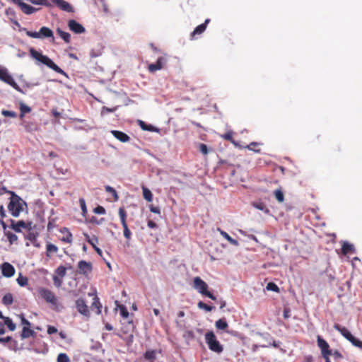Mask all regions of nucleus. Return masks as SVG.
I'll use <instances>...</instances> for the list:
<instances>
[{
  "label": "nucleus",
  "mask_w": 362,
  "mask_h": 362,
  "mask_svg": "<svg viewBox=\"0 0 362 362\" xmlns=\"http://www.w3.org/2000/svg\"><path fill=\"white\" fill-rule=\"evenodd\" d=\"M332 354L335 358H342V355L339 351H334V353Z\"/></svg>",
  "instance_id": "nucleus-64"
},
{
  "label": "nucleus",
  "mask_w": 362,
  "mask_h": 362,
  "mask_svg": "<svg viewBox=\"0 0 362 362\" xmlns=\"http://www.w3.org/2000/svg\"><path fill=\"white\" fill-rule=\"evenodd\" d=\"M218 230L220 232V234L223 238L227 240L231 245L238 246L239 245L238 240L232 238L226 231L218 228Z\"/></svg>",
  "instance_id": "nucleus-24"
},
{
  "label": "nucleus",
  "mask_w": 362,
  "mask_h": 362,
  "mask_svg": "<svg viewBox=\"0 0 362 362\" xmlns=\"http://www.w3.org/2000/svg\"><path fill=\"white\" fill-rule=\"evenodd\" d=\"M76 307L77 310L85 316H89L90 312L88 307L86 304L85 300L83 298H78L76 301Z\"/></svg>",
  "instance_id": "nucleus-15"
},
{
  "label": "nucleus",
  "mask_w": 362,
  "mask_h": 362,
  "mask_svg": "<svg viewBox=\"0 0 362 362\" xmlns=\"http://www.w3.org/2000/svg\"><path fill=\"white\" fill-rule=\"evenodd\" d=\"M1 114L5 116V117H13V118H15L17 117V114L16 112L14 111H10V110H3L1 111Z\"/></svg>",
  "instance_id": "nucleus-48"
},
{
  "label": "nucleus",
  "mask_w": 362,
  "mask_h": 362,
  "mask_svg": "<svg viewBox=\"0 0 362 362\" xmlns=\"http://www.w3.org/2000/svg\"><path fill=\"white\" fill-rule=\"evenodd\" d=\"M13 302V295L10 293H6L2 298V303L6 306L11 305Z\"/></svg>",
  "instance_id": "nucleus-31"
},
{
  "label": "nucleus",
  "mask_w": 362,
  "mask_h": 362,
  "mask_svg": "<svg viewBox=\"0 0 362 362\" xmlns=\"http://www.w3.org/2000/svg\"><path fill=\"white\" fill-rule=\"evenodd\" d=\"M112 134L121 142H127L130 140V137L125 133L118 131V130H112L111 131Z\"/></svg>",
  "instance_id": "nucleus-19"
},
{
  "label": "nucleus",
  "mask_w": 362,
  "mask_h": 362,
  "mask_svg": "<svg viewBox=\"0 0 362 362\" xmlns=\"http://www.w3.org/2000/svg\"><path fill=\"white\" fill-rule=\"evenodd\" d=\"M199 150L204 155H206L209 152L207 146L204 144H199Z\"/></svg>",
  "instance_id": "nucleus-53"
},
{
  "label": "nucleus",
  "mask_w": 362,
  "mask_h": 362,
  "mask_svg": "<svg viewBox=\"0 0 362 362\" xmlns=\"http://www.w3.org/2000/svg\"><path fill=\"white\" fill-rule=\"evenodd\" d=\"M4 235L7 237V239L9 241L11 245L16 243L18 240L17 235H15L14 233L9 232V231H5Z\"/></svg>",
  "instance_id": "nucleus-38"
},
{
  "label": "nucleus",
  "mask_w": 362,
  "mask_h": 362,
  "mask_svg": "<svg viewBox=\"0 0 362 362\" xmlns=\"http://www.w3.org/2000/svg\"><path fill=\"white\" fill-rule=\"evenodd\" d=\"M253 206L259 210L267 213L269 212V209H267V206L262 202L253 203Z\"/></svg>",
  "instance_id": "nucleus-43"
},
{
  "label": "nucleus",
  "mask_w": 362,
  "mask_h": 362,
  "mask_svg": "<svg viewBox=\"0 0 362 362\" xmlns=\"http://www.w3.org/2000/svg\"><path fill=\"white\" fill-rule=\"evenodd\" d=\"M24 128L28 132H33L37 129V125L32 122H24Z\"/></svg>",
  "instance_id": "nucleus-30"
},
{
  "label": "nucleus",
  "mask_w": 362,
  "mask_h": 362,
  "mask_svg": "<svg viewBox=\"0 0 362 362\" xmlns=\"http://www.w3.org/2000/svg\"><path fill=\"white\" fill-rule=\"evenodd\" d=\"M60 232L64 234V236L61 238V240L64 243H71L73 240L71 233L66 228H62Z\"/></svg>",
  "instance_id": "nucleus-20"
},
{
  "label": "nucleus",
  "mask_w": 362,
  "mask_h": 362,
  "mask_svg": "<svg viewBox=\"0 0 362 362\" xmlns=\"http://www.w3.org/2000/svg\"><path fill=\"white\" fill-rule=\"evenodd\" d=\"M233 132L232 131H230V132H226V134L221 135V136L226 140V141H230L234 146H237V147H239V148H241L240 146H239L237 142H235V141L233 139Z\"/></svg>",
  "instance_id": "nucleus-26"
},
{
  "label": "nucleus",
  "mask_w": 362,
  "mask_h": 362,
  "mask_svg": "<svg viewBox=\"0 0 362 362\" xmlns=\"http://www.w3.org/2000/svg\"><path fill=\"white\" fill-rule=\"evenodd\" d=\"M259 146V143L257 142H251L250 144L247 145L245 148H248L249 150L253 151L256 153H259L260 149H255V148Z\"/></svg>",
  "instance_id": "nucleus-49"
},
{
  "label": "nucleus",
  "mask_w": 362,
  "mask_h": 362,
  "mask_svg": "<svg viewBox=\"0 0 362 362\" xmlns=\"http://www.w3.org/2000/svg\"><path fill=\"white\" fill-rule=\"evenodd\" d=\"M116 109H117L116 107L109 108L107 107H103L102 108L101 113L103 115V114L107 113V112H112L115 111Z\"/></svg>",
  "instance_id": "nucleus-58"
},
{
  "label": "nucleus",
  "mask_w": 362,
  "mask_h": 362,
  "mask_svg": "<svg viewBox=\"0 0 362 362\" xmlns=\"http://www.w3.org/2000/svg\"><path fill=\"white\" fill-rule=\"evenodd\" d=\"M66 267L63 265H59L55 270L54 274L52 276L54 285L57 288L62 286L63 284V278L66 276Z\"/></svg>",
  "instance_id": "nucleus-7"
},
{
  "label": "nucleus",
  "mask_w": 362,
  "mask_h": 362,
  "mask_svg": "<svg viewBox=\"0 0 362 362\" xmlns=\"http://www.w3.org/2000/svg\"><path fill=\"white\" fill-rule=\"evenodd\" d=\"M4 325L7 326V327L8 328V329L10 331H14L16 329V324L13 323V322L12 321V320L8 317H4Z\"/></svg>",
  "instance_id": "nucleus-32"
},
{
  "label": "nucleus",
  "mask_w": 362,
  "mask_h": 362,
  "mask_svg": "<svg viewBox=\"0 0 362 362\" xmlns=\"http://www.w3.org/2000/svg\"><path fill=\"white\" fill-rule=\"evenodd\" d=\"M93 270V266L90 262L81 260L78 263V272L79 274L84 276H88L91 273Z\"/></svg>",
  "instance_id": "nucleus-10"
},
{
  "label": "nucleus",
  "mask_w": 362,
  "mask_h": 362,
  "mask_svg": "<svg viewBox=\"0 0 362 362\" xmlns=\"http://www.w3.org/2000/svg\"><path fill=\"white\" fill-rule=\"evenodd\" d=\"M0 80L4 81V83L10 85L12 88H13L16 90L19 93H24L20 86L16 83L14 81L12 76L8 73V70L4 68L0 67Z\"/></svg>",
  "instance_id": "nucleus-6"
},
{
  "label": "nucleus",
  "mask_w": 362,
  "mask_h": 362,
  "mask_svg": "<svg viewBox=\"0 0 362 362\" xmlns=\"http://www.w3.org/2000/svg\"><path fill=\"white\" fill-rule=\"evenodd\" d=\"M334 328L338 332H339L348 341H350L351 339H353L354 336L351 334V332L348 330L347 328L341 327L339 324H334Z\"/></svg>",
  "instance_id": "nucleus-18"
},
{
  "label": "nucleus",
  "mask_w": 362,
  "mask_h": 362,
  "mask_svg": "<svg viewBox=\"0 0 362 362\" xmlns=\"http://www.w3.org/2000/svg\"><path fill=\"white\" fill-rule=\"evenodd\" d=\"M118 214H119V218H120V221H121L122 226H127V211L124 209V207H120L119 209Z\"/></svg>",
  "instance_id": "nucleus-25"
},
{
  "label": "nucleus",
  "mask_w": 362,
  "mask_h": 362,
  "mask_svg": "<svg viewBox=\"0 0 362 362\" xmlns=\"http://www.w3.org/2000/svg\"><path fill=\"white\" fill-rule=\"evenodd\" d=\"M35 334V332L32 330L30 327H23L22 333H21V337L23 339L29 338L30 337L33 336Z\"/></svg>",
  "instance_id": "nucleus-29"
},
{
  "label": "nucleus",
  "mask_w": 362,
  "mask_h": 362,
  "mask_svg": "<svg viewBox=\"0 0 362 362\" xmlns=\"http://www.w3.org/2000/svg\"><path fill=\"white\" fill-rule=\"evenodd\" d=\"M274 196L279 202H283L284 201V195L281 189H279L275 190Z\"/></svg>",
  "instance_id": "nucleus-41"
},
{
  "label": "nucleus",
  "mask_w": 362,
  "mask_h": 362,
  "mask_svg": "<svg viewBox=\"0 0 362 362\" xmlns=\"http://www.w3.org/2000/svg\"><path fill=\"white\" fill-rule=\"evenodd\" d=\"M197 306L199 308L203 309L207 312H210L214 309L213 306L209 305L202 301H199L197 304Z\"/></svg>",
  "instance_id": "nucleus-42"
},
{
  "label": "nucleus",
  "mask_w": 362,
  "mask_h": 362,
  "mask_svg": "<svg viewBox=\"0 0 362 362\" xmlns=\"http://www.w3.org/2000/svg\"><path fill=\"white\" fill-rule=\"evenodd\" d=\"M122 227H123V230H124L123 233H124V238L127 239V241L130 240L132 238V233H131L130 230L129 229L128 226H124Z\"/></svg>",
  "instance_id": "nucleus-46"
},
{
  "label": "nucleus",
  "mask_w": 362,
  "mask_h": 362,
  "mask_svg": "<svg viewBox=\"0 0 362 362\" xmlns=\"http://www.w3.org/2000/svg\"><path fill=\"white\" fill-rule=\"evenodd\" d=\"M144 358L146 360L153 361L156 358V354L154 350L146 351L144 354Z\"/></svg>",
  "instance_id": "nucleus-37"
},
{
  "label": "nucleus",
  "mask_w": 362,
  "mask_h": 362,
  "mask_svg": "<svg viewBox=\"0 0 362 362\" xmlns=\"http://www.w3.org/2000/svg\"><path fill=\"white\" fill-rule=\"evenodd\" d=\"M39 293L42 298H44L47 303H50L52 304H57V299L56 296L53 292L49 291L47 288H40Z\"/></svg>",
  "instance_id": "nucleus-9"
},
{
  "label": "nucleus",
  "mask_w": 362,
  "mask_h": 362,
  "mask_svg": "<svg viewBox=\"0 0 362 362\" xmlns=\"http://www.w3.org/2000/svg\"><path fill=\"white\" fill-rule=\"evenodd\" d=\"M11 226L10 227L16 233L21 232V228H29L30 227V223H27L23 221H18L16 222L14 220L11 219Z\"/></svg>",
  "instance_id": "nucleus-13"
},
{
  "label": "nucleus",
  "mask_w": 362,
  "mask_h": 362,
  "mask_svg": "<svg viewBox=\"0 0 362 362\" xmlns=\"http://www.w3.org/2000/svg\"><path fill=\"white\" fill-rule=\"evenodd\" d=\"M317 342L323 358H329V356L332 355V351L329 349V344L320 335L317 337Z\"/></svg>",
  "instance_id": "nucleus-8"
},
{
  "label": "nucleus",
  "mask_w": 362,
  "mask_h": 362,
  "mask_svg": "<svg viewBox=\"0 0 362 362\" xmlns=\"http://www.w3.org/2000/svg\"><path fill=\"white\" fill-rule=\"evenodd\" d=\"M228 327L227 322L223 319H219L216 322V327L218 329L224 330Z\"/></svg>",
  "instance_id": "nucleus-36"
},
{
  "label": "nucleus",
  "mask_w": 362,
  "mask_h": 362,
  "mask_svg": "<svg viewBox=\"0 0 362 362\" xmlns=\"http://www.w3.org/2000/svg\"><path fill=\"white\" fill-rule=\"evenodd\" d=\"M0 80L4 81V83L10 85L12 88H13L16 90L19 93H24L20 86L16 83L14 81L12 76L8 73V70L4 68L0 67Z\"/></svg>",
  "instance_id": "nucleus-5"
},
{
  "label": "nucleus",
  "mask_w": 362,
  "mask_h": 362,
  "mask_svg": "<svg viewBox=\"0 0 362 362\" xmlns=\"http://www.w3.org/2000/svg\"><path fill=\"white\" fill-rule=\"evenodd\" d=\"M21 323L25 325L24 327H30L31 324L30 322L25 318L24 315L22 314L21 315Z\"/></svg>",
  "instance_id": "nucleus-57"
},
{
  "label": "nucleus",
  "mask_w": 362,
  "mask_h": 362,
  "mask_svg": "<svg viewBox=\"0 0 362 362\" xmlns=\"http://www.w3.org/2000/svg\"><path fill=\"white\" fill-rule=\"evenodd\" d=\"M57 362H70V359L66 354L61 353L58 355Z\"/></svg>",
  "instance_id": "nucleus-44"
},
{
  "label": "nucleus",
  "mask_w": 362,
  "mask_h": 362,
  "mask_svg": "<svg viewBox=\"0 0 362 362\" xmlns=\"http://www.w3.org/2000/svg\"><path fill=\"white\" fill-rule=\"evenodd\" d=\"M105 189L107 192L110 193L112 195L113 200L115 202H117L119 200L118 194H117V191L113 187H112L111 186L107 185V186H105Z\"/></svg>",
  "instance_id": "nucleus-34"
},
{
  "label": "nucleus",
  "mask_w": 362,
  "mask_h": 362,
  "mask_svg": "<svg viewBox=\"0 0 362 362\" xmlns=\"http://www.w3.org/2000/svg\"><path fill=\"white\" fill-rule=\"evenodd\" d=\"M52 2L56 4L61 10L66 12H72L73 8L71 4L64 0H51Z\"/></svg>",
  "instance_id": "nucleus-17"
},
{
  "label": "nucleus",
  "mask_w": 362,
  "mask_h": 362,
  "mask_svg": "<svg viewBox=\"0 0 362 362\" xmlns=\"http://www.w3.org/2000/svg\"><path fill=\"white\" fill-rule=\"evenodd\" d=\"M87 242L93 247L96 246V243L98 242V239L96 236L93 235L92 238H90L88 234H84Z\"/></svg>",
  "instance_id": "nucleus-40"
},
{
  "label": "nucleus",
  "mask_w": 362,
  "mask_h": 362,
  "mask_svg": "<svg viewBox=\"0 0 362 362\" xmlns=\"http://www.w3.org/2000/svg\"><path fill=\"white\" fill-rule=\"evenodd\" d=\"M341 252L344 255L352 253L354 252V247L351 244L344 243L341 247Z\"/></svg>",
  "instance_id": "nucleus-27"
},
{
  "label": "nucleus",
  "mask_w": 362,
  "mask_h": 362,
  "mask_svg": "<svg viewBox=\"0 0 362 362\" xmlns=\"http://www.w3.org/2000/svg\"><path fill=\"white\" fill-rule=\"evenodd\" d=\"M19 7L24 13L28 15L32 14L38 10L37 8H35L24 2L19 3Z\"/></svg>",
  "instance_id": "nucleus-21"
},
{
  "label": "nucleus",
  "mask_w": 362,
  "mask_h": 362,
  "mask_svg": "<svg viewBox=\"0 0 362 362\" xmlns=\"http://www.w3.org/2000/svg\"><path fill=\"white\" fill-rule=\"evenodd\" d=\"M205 341L211 351L221 354L223 351V346L219 341L217 340L216 335L212 331H209L205 334Z\"/></svg>",
  "instance_id": "nucleus-3"
},
{
  "label": "nucleus",
  "mask_w": 362,
  "mask_h": 362,
  "mask_svg": "<svg viewBox=\"0 0 362 362\" xmlns=\"http://www.w3.org/2000/svg\"><path fill=\"white\" fill-rule=\"evenodd\" d=\"M12 339V337L10 336H8L6 337L1 338L0 337V343L1 344H7L8 342L11 341Z\"/></svg>",
  "instance_id": "nucleus-60"
},
{
  "label": "nucleus",
  "mask_w": 362,
  "mask_h": 362,
  "mask_svg": "<svg viewBox=\"0 0 362 362\" xmlns=\"http://www.w3.org/2000/svg\"><path fill=\"white\" fill-rule=\"evenodd\" d=\"M20 111L22 112V113L26 114L31 111V108L29 106H28L23 103H21L20 104Z\"/></svg>",
  "instance_id": "nucleus-52"
},
{
  "label": "nucleus",
  "mask_w": 362,
  "mask_h": 362,
  "mask_svg": "<svg viewBox=\"0 0 362 362\" xmlns=\"http://www.w3.org/2000/svg\"><path fill=\"white\" fill-rule=\"evenodd\" d=\"M58 252V247L51 243H47L46 245V256L47 257H50L52 254H54V253H57Z\"/></svg>",
  "instance_id": "nucleus-23"
},
{
  "label": "nucleus",
  "mask_w": 362,
  "mask_h": 362,
  "mask_svg": "<svg viewBox=\"0 0 362 362\" xmlns=\"http://www.w3.org/2000/svg\"><path fill=\"white\" fill-rule=\"evenodd\" d=\"M16 281L20 286H25L28 284V279L20 273L18 278L16 279Z\"/></svg>",
  "instance_id": "nucleus-33"
},
{
  "label": "nucleus",
  "mask_w": 362,
  "mask_h": 362,
  "mask_svg": "<svg viewBox=\"0 0 362 362\" xmlns=\"http://www.w3.org/2000/svg\"><path fill=\"white\" fill-rule=\"evenodd\" d=\"M69 28L76 34L85 33V28L75 20H69L68 22Z\"/></svg>",
  "instance_id": "nucleus-12"
},
{
  "label": "nucleus",
  "mask_w": 362,
  "mask_h": 362,
  "mask_svg": "<svg viewBox=\"0 0 362 362\" xmlns=\"http://www.w3.org/2000/svg\"><path fill=\"white\" fill-rule=\"evenodd\" d=\"M30 55L38 61L41 64L46 65L47 67L52 69L58 74L65 75V72L59 67L54 62L49 59L47 56L43 55L41 52L37 51L34 48H30L29 50Z\"/></svg>",
  "instance_id": "nucleus-1"
},
{
  "label": "nucleus",
  "mask_w": 362,
  "mask_h": 362,
  "mask_svg": "<svg viewBox=\"0 0 362 362\" xmlns=\"http://www.w3.org/2000/svg\"><path fill=\"white\" fill-rule=\"evenodd\" d=\"M57 332V329L55 327L51 326V325H49L47 327V333L49 334H54Z\"/></svg>",
  "instance_id": "nucleus-59"
},
{
  "label": "nucleus",
  "mask_w": 362,
  "mask_h": 362,
  "mask_svg": "<svg viewBox=\"0 0 362 362\" xmlns=\"http://www.w3.org/2000/svg\"><path fill=\"white\" fill-rule=\"evenodd\" d=\"M193 284L194 288L202 296L209 297L212 300L216 299L214 294L208 291L209 286L204 281H203L200 277H195L194 279Z\"/></svg>",
  "instance_id": "nucleus-4"
},
{
  "label": "nucleus",
  "mask_w": 362,
  "mask_h": 362,
  "mask_svg": "<svg viewBox=\"0 0 362 362\" xmlns=\"http://www.w3.org/2000/svg\"><path fill=\"white\" fill-rule=\"evenodd\" d=\"M209 22L210 19L207 18L205 20L204 23H202L199 25L197 26L194 31L191 33L192 40L195 39L197 35H199L202 33H203L205 31L206 26Z\"/></svg>",
  "instance_id": "nucleus-16"
},
{
  "label": "nucleus",
  "mask_w": 362,
  "mask_h": 362,
  "mask_svg": "<svg viewBox=\"0 0 362 362\" xmlns=\"http://www.w3.org/2000/svg\"><path fill=\"white\" fill-rule=\"evenodd\" d=\"M120 314L124 318L128 317L129 312H128L127 309L124 306H122L120 308Z\"/></svg>",
  "instance_id": "nucleus-55"
},
{
  "label": "nucleus",
  "mask_w": 362,
  "mask_h": 362,
  "mask_svg": "<svg viewBox=\"0 0 362 362\" xmlns=\"http://www.w3.org/2000/svg\"><path fill=\"white\" fill-rule=\"evenodd\" d=\"M25 30L26 35L33 38H40L39 32H33L30 30H27L25 28H23Z\"/></svg>",
  "instance_id": "nucleus-51"
},
{
  "label": "nucleus",
  "mask_w": 362,
  "mask_h": 362,
  "mask_svg": "<svg viewBox=\"0 0 362 362\" xmlns=\"http://www.w3.org/2000/svg\"><path fill=\"white\" fill-rule=\"evenodd\" d=\"M167 60L164 57H160L158 58L157 62L154 64H150L148 66V70L151 73H154L156 71L160 70L164 67Z\"/></svg>",
  "instance_id": "nucleus-11"
},
{
  "label": "nucleus",
  "mask_w": 362,
  "mask_h": 362,
  "mask_svg": "<svg viewBox=\"0 0 362 362\" xmlns=\"http://www.w3.org/2000/svg\"><path fill=\"white\" fill-rule=\"evenodd\" d=\"M11 193V197L8 204V209L13 216L18 217L23 211V206L25 203L20 197L13 192Z\"/></svg>",
  "instance_id": "nucleus-2"
},
{
  "label": "nucleus",
  "mask_w": 362,
  "mask_h": 362,
  "mask_svg": "<svg viewBox=\"0 0 362 362\" xmlns=\"http://www.w3.org/2000/svg\"><path fill=\"white\" fill-rule=\"evenodd\" d=\"M57 34L60 36L61 38L64 40V41L66 43H69L71 41V35L69 33L63 31L60 28L57 30Z\"/></svg>",
  "instance_id": "nucleus-28"
},
{
  "label": "nucleus",
  "mask_w": 362,
  "mask_h": 362,
  "mask_svg": "<svg viewBox=\"0 0 362 362\" xmlns=\"http://www.w3.org/2000/svg\"><path fill=\"white\" fill-rule=\"evenodd\" d=\"M139 125L143 130L155 132L156 128L151 124H146L144 121H139Z\"/></svg>",
  "instance_id": "nucleus-39"
},
{
  "label": "nucleus",
  "mask_w": 362,
  "mask_h": 362,
  "mask_svg": "<svg viewBox=\"0 0 362 362\" xmlns=\"http://www.w3.org/2000/svg\"><path fill=\"white\" fill-rule=\"evenodd\" d=\"M350 342L355 346L358 347L359 349H362V341L359 340L358 339L356 338L355 337H353V339L350 341Z\"/></svg>",
  "instance_id": "nucleus-50"
},
{
  "label": "nucleus",
  "mask_w": 362,
  "mask_h": 362,
  "mask_svg": "<svg viewBox=\"0 0 362 362\" xmlns=\"http://www.w3.org/2000/svg\"><path fill=\"white\" fill-rule=\"evenodd\" d=\"M291 316V310L289 308H284V317L287 319Z\"/></svg>",
  "instance_id": "nucleus-62"
},
{
  "label": "nucleus",
  "mask_w": 362,
  "mask_h": 362,
  "mask_svg": "<svg viewBox=\"0 0 362 362\" xmlns=\"http://www.w3.org/2000/svg\"><path fill=\"white\" fill-rule=\"evenodd\" d=\"M40 38H49L53 37L52 30L47 27H42L39 31Z\"/></svg>",
  "instance_id": "nucleus-22"
},
{
  "label": "nucleus",
  "mask_w": 362,
  "mask_h": 362,
  "mask_svg": "<svg viewBox=\"0 0 362 362\" xmlns=\"http://www.w3.org/2000/svg\"><path fill=\"white\" fill-rule=\"evenodd\" d=\"M2 275L5 277L10 278L15 274L14 267L8 262H4L1 266Z\"/></svg>",
  "instance_id": "nucleus-14"
},
{
  "label": "nucleus",
  "mask_w": 362,
  "mask_h": 362,
  "mask_svg": "<svg viewBox=\"0 0 362 362\" xmlns=\"http://www.w3.org/2000/svg\"><path fill=\"white\" fill-rule=\"evenodd\" d=\"M94 212L98 214H105V209L104 207L101 206H98L94 209Z\"/></svg>",
  "instance_id": "nucleus-56"
},
{
  "label": "nucleus",
  "mask_w": 362,
  "mask_h": 362,
  "mask_svg": "<svg viewBox=\"0 0 362 362\" xmlns=\"http://www.w3.org/2000/svg\"><path fill=\"white\" fill-rule=\"evenodd\" d=\"M32 4L35 5H42L45 6H50V4L47 0H29Z\"/></svg>",
  "instance_id": "nucleus-45"
},
{
  "label": "nucleus",
  "mask_w": 362,
  "mask_h": 362,
  "mask_svg": "<svg viewBox=\"0 0 362 362\" xmlns=\"http://www.w3.org/2000/svg\"><path fill=\"white\" fill-rule=\"evenodd\" d=\"M6 216V211L3 205L0 206V218L4 219Z\"/></svg>",
  "instance_id": "nucleus-63"
},
{
  "label": "nucleus",
  "mask_w": 362,
  "mask_h": 362,
  "mask_svg": "<svg viewBox=\"0 0 362 362\" xmlns=\"http://www.w3.org/2000/svg\"><path fill=\"white\" fill-rule=\"evenodd\" d=\"M79 204H80V206L81 208L82 211L83 213H86L87 212V208H86V202H85L84 199L81 198L79 199Z\"/></svg>",
  "instance_id": "nucleus-54"
},
{
  "label": "nucleus",
  "mask_w": 362,
  "mask_h": 362,
  "mask_svg": "<svg viewBox=\"0 0 362 362\" xmlns=\"http://www.w3.org/2000/svg\"><path fill=\"white\" fill-rule=\"evenodd\" d=\"M149 209H150V211L154 214H160V209L157 206L151 205L149 206Z\"/></svg>",
  "instance_id": "nucleus-61"
},
{
  "label": "nucleus",
  "mask_w": 362,
  "mask_h": 362,
  "mask_svg": "<svg viewBox=\"0 0 362 362\" xmlns=\"http://www.w3.org/2000/svg\"><path fill=\"white\" fill-rule=\"evenodd\" d=\"M266 288L268 291H275V292H279V288L278 286L276 284L273 283V282L268 283L267 286H266Z\"/></svg>",
  "instance_id": "nucleus-47"
},
{
  "label": "nucleus",
  "mask_w": 362,
  "mask_h": 362,
  "mask_svg": "<svg viewBox=\"0 0 362 362\" xmlns=\"http://www.w3.org/2000/svg\"><path fill=\"white\" fill-rule=\"evenodd\" d=\"M142 189L144 198L148 202H151L153 200V194L151 190L145 187H143Z\"/></svg>",
  "instance_id": "nucleus-35"
}]
</instances>
